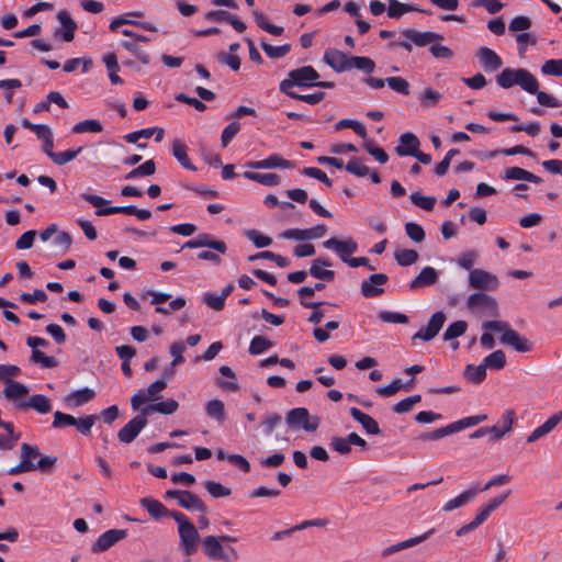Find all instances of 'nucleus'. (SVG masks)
Segmentation results:
<instances>
[{
    "label": "nucleus",
    "instance_id": "32",
    "mask_svg": "<svg viewBox=\"0 0 562 562\" xmlns=\"http://www.w3.org/2000/svg\"><path fill=\"white\" fill-rule=\"evenodd\" d=\"M178 407L179 404L176 400L168 398L159 403L149 404L146 407H144L143 411L144 414H146L147 416L150 415L151 413L170 415L173 414L178 409Z\"/></svg>",
    "mask_w": 562,
    "mask_h": 562
},
{
    "label": "nucleus",
    "instance_id": "54",
    "mask_svg": "<svg viewBox=\"0 0 562 562\" xmlns=\"http://www.w3.org/2000/svg\"><path fill=\"white\" fill-rule=\"evenodd\" d=\"M273 342L263 336H255L249 345V352L251 355H260L271 348Z\"/></svg>",
    "mask_w": 562,
    "mask_h": 562
},
{
    "label": "nucleus",
    "instance_id": "48",
    "mask_svg": "<svg viewBox=\"0 0 562 562\" xmlns=\"http://www.w3.org/2000/svg\"><path fill=\"white\" fill-rule=\"evenodd\" d=\"M395 260L402 267H407L418 260V252L414 249H398L394 254Z\"/></svg>",
    "mask_w": 562,
    "mask_h": 562
},
{
    "label": "nucleus",
    "instance_id": "9",
    "mask_svg": "<svg viewBox=\"0 0 562 562\" xmlns=\"http://www.w3.org/2000/svg\"><path fill=\"white\" fill-rule=\"evenodd\" d=\"M468 283L471 289L481 291H493L499 286L498 278L483 269L471 270L468 277Z\"/></svg>",
    "mask_w": 562,
    "mask_h": 562
},
{
    "label": "nucleus",
    "instance_id": "51",
    "mask_svg": "<svg viewBox=\"0 0 562 562\" xmlns=\"http://www.w3.org/2000/svg\"><path fill=\"white\" fill-rule=\"evenodd\" d=\"M409 200L414 205L425 211H431L436 204L435 196H424L419 192L411 193Z\"/></svg>",
    "mask_w": 562,
    "mask_h": 562
},
{
    "label": "nucleus",
    "instance_id": "35",
    "mask_svg": "<svg viewBox=\"0 0 562 562\" xmlns=\"http://www.w3.org/2000/svg\"><path fill=\"white\" fill-rule=\"evenodd\" d=\"M411 11H418L428 13L425 10L414 8L409 4L402 3L397 0H389V9H387V15L392 19H397L402 16L404 13L411 12Z\"/></svg>",
    "mask_w": 562,
    "mask_h": 562
},
{
    "label": "nucleus",
    "instance_id": "52",
    "mask_svg": "<svg viewBox=\"0 0 562 562\" xmlns=\"http://www.w3.org/2000/svg\"><path fill=\"white\" fill-rule=\"evenodd\" d=\"M486 419H487V415L479 414V415L464 417L457 422H453V425H454V429L457 430V432H459L465 428H469V427L475 426L480 423H483Z\"/></svg>",
    "mask_w": 562,
    "mask_h": 562
},
{
    "label": "nucleus",
    "instance_id": "7",
    "mask_svg": "<svg viewBox=\"0 0 562 562\" xmlns=\"http://www.w3.org/2000/svg\"><path fill=\"white\" fill-rule=\"evenodd\" d=\"M285 422L294 430L303 429L307 432H314L317 430L321 419L318 416L311 415L307 408L296 407L286 413Z\"/></svg>",
    "mask_w": 562,
    "mask_h": 562
},
{
    "label": "nucleus",
    "instance_id": "43",
    "mask_svg": "<svg viewBox=\"0 0 562 562\" xmlns=\"http://www.w3.org/2000/svg\"><path fill=\"white\" fill-rule=\"evenodd\" d=\"M103 131L102 124L94 119L85 120L78 122L72 127V133L81 134V133H100Z\"/></svg>",
    "mask_w": 562,
    "mask_h": 562
},
{
    "label": "nucleus",
    "instance_id": "34",
    "mask_svg": "<svg viewBox=\"0 0 562 562\" xmlns=\"http://www.w3.org/2000/svg\"><path fill=\"white\" fill-rule=\"evenodd\" d=\"M243 176L248 180L258 182L266 187H276L281 182V178L277 173H258L252 171H245Z\"/></svg>",
    "mask_w": 562,
    "mask_h": 562
},
{
    "label": "nucleus",
    "instance_id": "59",
    "mask_svg": "<svg viewBox=\"0 0 562 562\" xmlns=\"http://www.w3.org/2000/svg\"><path fill=\"white\" fill-rule=\"evenodd\" d=\"M245 235L257 248L268 247L272 243V239L269 236L262 235L257 229H248L245 232Z\"/></svg>",
    "mask_w": 562,
    "mask_h": 562
},
{
    "label": "nucleus",
    "instance_id": "18",
    "mask_svg": "<svg viewBox=\"0 0 562 562\" xmlns=\"http://www.w3.org/2000/svg\"><path fill=\"white\" fill-rule=\"evenodd\" d=\"M476 57L483 69L487 72L495 71L503 65L502 58L493 49L485 46L477 49Z\"/></svg>",
    "mask_w": 562,
    "mask_h": 562
},
{
    "label": "nucleus",
    "instance_id": "60",
    "mask_svg": "<svg viewBox=\"0 0 562 562\" xmlns=\"http://www.w3.org/2000/svg\"><path fill=\"white\" fill-rule=\"evenodd\" d=\"M41 452L37 446H32L30 443H22L21 445V460H24L29 464H35L34 460L40 458Z\"/></svg>",
    "mask_w": 562,
    "mask_h": 562
},
{
    "label": "nucleus",
    "instance_id": "46",
    "mask_svg": "<svg viewBox=\"0 0 562 562\" xmlns=\"http://www.w3.org/2000/svg\"><path fill=\"white\" fill-rule=\"evenodd\" d=\"M77 418L72 415L56 411L54 413V419L52 423V427L55 429H64L66 427L76 426Z\"/></svg>",
    "mask_w": 562,
    "mask_h": 562
},
{
    "label": "nucleus",
    "instance_id": "30",
    "mask_svg": "<svg viewBox=\"0 0 562 562\" xmlns=\"http://www.w3.org/2000/svg\"><path fill=\"white\" fill-rule=\"evenodd\" d=\"M172 155L183 168L193 171L196 169L190 161L188 157V147L182 140L175 139L172 142Z\"/></svg>",
    "mask_w": 562,
    "mask_h": 562
},
{
    "label": "nucleus",
    "instance_id": "38",
    "mask_svg": "<svg viewBox=\"0 0 562 562\" xmlns=\"http://www.w3.org/2000/svg\"><path fill=\"white\" fill-rule=\"evenodd\" d=\"M485 368H490L493 370H502L506 366V356L505 352L501 349L493 351L488 356L483 359Z\"/></svg>",
    "mask_w": 562,
    "mask_h": 562
},
{
    "label": "nucleus",
    "instance_id": "19",
    "mask_svg": "<svg viewBox=\"0 0 562 562\" xmlns=\"http://www.w3.org/2000/svg\"><path fill=\"white\" fill-rule=\"evenodd\" d=\"M323 59L336 72L349 70V56L338 49L329 48L325 50Z\"/></svg>",
    "mask_w": 562,
    "mask_h": 562
},
{
    "label": "nucleus",
    "instance_id": "4",
    "mask_svg": "<svg viewBox=\"0 0 562 562\" xmlns=\"http://www.w3.org/2000/svg\"><path fill=\"white\" fill-rule=\"evenodd\" d=\"M237 539L232 536L223 535L220 537L206 536L202 541L204 554L212 561L235 562L239 559L235 548L224 550L223 542H236Z\"/></svg>",
    "mask_w": 562,
    "mask_h": 562
},
{
    "label": "nucleus",
    "instance_id": "6",
    "mask_svg": "<svg viewBox=\"0 0 562 562\" xmlns=\"http://www.w3.org/2000/svg\"><path fill=\"white\" fill-rule=\"evenodd\" d=\"M317 79H319V74L314 67L303 66L289 71L288 77L280 82L279 89L282 93L290 95V93H295L292 91L294 87L313 88Z\"/></svg>",
    "mask_w": 562,
    "mask_h": 562
},
{
    "label": "nucleus",
    "instance_id": "15",
    "mask_svg": "<svg viewBox=\"0 0 562 562\" xmlns=\"http://www.w3.org/2000/svg\"><path fill=\"white\" fill-rule=\"evenodd\" d=\"M389 278L384 273L371 274L368 279L361 283V294L364 297H375L384 292L382 285L387 282Z\"/></svg>",
    "mask_w": 562,
    "mask_h": 562
},
{
    "label": "nucleus",
    "instance_id": "17",
    "mask_svg": "<svg viewBox=\"0 0 562 562\" xmlns=\"http://www.w3.org/2000/svg\"><path fill=\"white\" fill-rule=\"evenodd\" d=\"M30 390L29 387L18 381H7V385L4 386L2 391L3 397L11 401L15 408H18V405L21 403H26L27 400H23L27 394Z\"/></svg>",
    "mask_w": 562,
    "mask_h": 562
},
{
    "label": "nucleus",
    "instance_id": "49",
    "mask_svg": "<svg viewBox=\"0 0 562 562\" xmlns=\"http://www.w3.org/2000/svg\"><path fill=\"white\" fill-rule=\"evenodd\" d=\"M554 428H555V426L553 425L551 418L549 417L542 425L537 427L533 431H531L528 435V437L526 439L527 443L536 442L540 438L550 434Z\"/></svg>",
    "mask_w": 562,
    "mask_h": 562
},
{
    "label": "nucleus",
    "instance_id": "16",
    "mask_svg": "<svg viewBox=\"0 0 562 562\" xmlns=\"http://www.w3.org/2000/svg\"><path fill=\"white\" fill-rule=\"evenodd\" d=\"M245 166L250 169H273V168L289 169V168H293L294 164L291 160L284 159L279 154H272L262 160L247 161Z\"/></svg>",
    "mask_w": 562,
    "mask_h": 562
},
{
    "label": "nucleus",
    "instance_id": "28",
    "mask_svg": "<svg viewBox=\"0 0 562 562\" xmlns=\"http://www.w3.org/2000/svg\"><path fill=\"white\" fill-rule=\"evenodd\" d=\"M438 281V272L432 267H425L417 274V277L409 283L411 290L429 286Z\"/></svg>",
    "mask_w": 562,
    "mask_h": 562
},
{
    "label": "nucleus",
    "instance_id": "55",
    "mask_svg": "<svg viewBox=\"0 0 562 562\" xmlns=\"http://www.w3.org/2000/svg\"><path fill=\"white\" fill-rule=\"evenodd\" d=\"M479 258V254L475 250H468L459 255L457 259V263L459 267H461L464 270H468L469 272L473 269V266L475 265L476 260Z\"/></svg>",
    "mask_w": 562,
    "mask_h": 562
},
{
    "label": "nucleus",
    "instance_id": "56",
    "mask_svg": "<svg viewBox=\"0 0 562 562\" xmlns=\"http://www.w3.org/2000/svg\"><path fill=\"white\" fill-rule=\"evenodd\" d=\"M260 46L263 49V52L267 54V56L270 57V58L283 57L291 49V46L289 44H284V45H281V46H273V45H270V44H268L266 42H262L260 44Z\"/></svg>",
    "mask_w": 562,
    "mask_h": 562
},
{
    "label": "nucleus",
    "instance_id": "20",
    "mask_svg": "<svg viewBox=\"0 0 562 562\" xmlns=\"http://www.w3.org/2000/svg\"><path fill=\"white\" fill-rule=\"evenodd\" d=\"M57 19L60 22L61 27L55 30V37H60L66 42H70L75 37V31L77 30V23L66 11H59Z\"/></svg>",
    "mask_w": 562,
    "mask_h": 562
},
{
    "label": "nucleus",
    "instance_id": "36",
    "mask_svg": "<svg viewBox=\"0 0 562 562\" xmlns=\"http://www.w3.org/2000/svg\"><path fill=\"white\" fill-rule=\"evenodd\" d=\"M348 66L349 70L356 68L367 74H371L375 69V63L373 59L364 56H349Z\"/></svg>",
    "mask_w": 562,
    "mask_h": 562
},
{
    "label": "nucleus",
    "instance_id": "64",
    "mask_svg": "<svg viewBox=\"0 0 562 562\" xmlns=\"http://www.w3.org/2000/svg\"><path fill=\"white\" fill-rule=\"evenodd\" d=\"M346 170L357 177H366L370 173L369 167L363 165L359 159L353 158L345 166Z\"/></svg>",
    "mask_w": 562,
    "mask_h": 562
},
{
    "label": "nucleus",
    "instance_id": "42",
    "mask_svg": "<svg viewBox=\"0 0 562 562\" xmlns=\"http://www.w3.org/2000/svg\"><path fill=\"white\" fill-rule=\"evenodd\" d=\"M351 128L361 138L367 137V130L362 123L351 119H342L335 124V131Z\"/></svg>",
    "mask_w": 562,
    "mask_h": 562
},
{
    "label": "nucleus",
    "instance_id": "21",
    "mask_svg": "<svg viewBox=\"0 0 562 562\" xmlns=\"http://www.w3.org/2000/svg\"><path fill=\"white\" fill-rule=\"evenodd\" d=\"M331 262L323 257H318L314 259L308 269V273L322 281L331 282L335 279V271L325 269V267H330Z\"/></svg>",
    "mask_w": 562,
    "mask_h": 562
},
{
    "label": "nucleus",
    "instance_id": "25",
    "mask_svg": "<svg viewBox=\"0 0 562 562\" xmlns=\"http://www.w3.org/2000/svg\"><path fill=\"white\" fill-rule=\"evenodd\" d=\"M32 408L40 414H47L52 411V402L50 400L42 394L32 395L26 403H21L18 405V409H29Z\"/></svg>",
    "mask_w": 562,
    "mask_h": 562
},
{
    "label": "nucleus",
    "instance_id": "14",
    "mask_svg": "<svg viewBox=\"0 0 562 562\" xmlns=\"http://www.w3.org/2000/svg\"><path fill=\"white\" fill-rule=\"evenodd\" d=\"M323 246L326 249L334 250L344 262H347L349 260V256L358 249L357 243L351 238L346 240L329 238L323 243Z\"/></svg>",
    "mask_w": 562,
    "mask_h": 562
},
{
    "label": "nucleus",
    "instance_id": "31",
    "mask_svg": "<svg viewBox=\"0 0 562 562\" xmlns=\"http://www.w3.org/2000/svg\"><path fill=\"white\" fill-rule=\"evenodd\" d=\"M93 397L94 392L88 387H85L69 393L65 397V403L74 407H79L90 402Z\"/></svg>",
    "mask_w": 562,
    "mask_h": 562
},
{
    "label": "nucleus",
    "instance_id": "2",
    "mask_svg": "<svg viewBox=\"0 0 562 562\" xmlns=\"http://www.w3.org/2000/svg\"><path fill=\"white\" fill-rule=\"evenodd\" d=\"M482 328L501 333L499 341L503 345L510 346L517 352H529L533 348L532 341L513 329L507 322L487 321L482 324Z\"/></svg>",
    "mask_w": 562,
    "mask_h": 562
},
{
    "label": "nucleus",
    "instance_id": "11",
    "mask_svg": "<svg viewBox=\"0 0 562 562\" xmlns=\"http://www.w3.org/2000/svg\"><path fill=\"white\" fill-rule=\"evenodd\" d=\"M127 537L126 529H110L98 537L91 546L92 553H101Z\"/></svg>",
    "mask_w": 562,
    "mask_h": 562
},
{
    "label": "nucleus",
    "instance_id": "23",
    "mask_svg": "<svg viewBox=\"0 0 562 562\" xmlns=\"http://www.w3.org/2000/svg\"><path fill=\"white\" fill-rule=\"evenodd\" d=\"M420 142L418 137L412 132L402 134L398 138V145L395 147V153L400 157L415 155V151L419 148Z\"/></svg>",
    "mask_w": 562,
    "mask_h": 562
},
{
    "label": "nucleus",
    "instance_id": "10",
    "mask_svg": "<svg viewBox=\"0 0 562 562\" xmlns=\"http://www.w3.org/2000/svg\"><path fill=\"white\" fill-rule=\"evenodd\" d=\"M147 425V415L140 414L131 419L119 432L117 438L123 443H131Z\"/></svg>",
    "mask_w": 562,
    "mask_h": 562
},
{
    "label": "nucleus",
    "instance_id": "37",
    "mask_svg": "<svg viewBox=\"0 0 562 562\" xmlns=\"http://www.w3.org/2000/svg\"><path fill=\"white\" fill-rule=\"evenodd\" d=\"M457 430L454 429V425L453 423L445 426V427H441V428H438V429H435L432 431H428V432H423L418 436V440L420 441H432V440H439L446 436H450L452 434H456Z\"/></svg>",
    "mask_w": 562,
    "mask_h": 562
},
{
    "label": "nucleus",
    "instance_id": "27",
    "mask_svg": "<svg viewBox=\"0 0 562 562\" xmlns=\"http://www.w3.org/2000/svg\"><path fill=\"white\" fill-rule=\"evenodd\" d=\"M479 492H480V490L477 487H471V488L462 492L460 495L446 502L445 505L442 506V510L443 512H452L457 508H460V507L467 505L468 503L472 502L476 497Z\"/></svg>",
    "mask_w": 562,
    "mask_h": 562
},
{
    "label": "nucleus",
    "instance_id": "44",
    "mask_svg": "<svg viewBox=\"0 0 562 562\" xmlns=\"http://www.w3.org/2000/svg\"><path fill=\"white\" fill-rule=\"evenodd\" d=\"M80 196H81V199H83L85 201H87L88 203H90L91 205L97 207V211H95L97 216H106L108 215V214H103V213L101 214L99 212L110 207L109 200H106L100 195L91 194V193H81Z\"/></svg>",
    "mask_w": 562,
    "mask_h": 562
},
{
    "label": "nucleus",
    "instance_id": "29",
    "mask_svg": "<svg viewBox=\"0 0 562 562\" xmlns=\"http://www.w3.org/2000/svg\"><path fill=\"white\" fill-rule=\"evenodd\" d=\"M179 506L188 510H195L199 513H206L207 507L201 501V498L190 491H183L182 496L179 501Z\"/></svg>",
    "mask_w": 562,
    "mask_h": 562
},
{
    "label": "nucleus",
    "instance_id": "61",
    "mask_svg": "<svg viewBox=\"0 0 562 562\" xmlns=\"http://www.w3.org/2000/svg\"><path fill=\"white\" fill-rule=\"evenodd\" d=\"M98 418V415H86L79 417L77 418V425L75 427L81 435H89Z\"/></svg>",
    "mask_w": 562,
    "mask_h": 562
},
{
    "label": "nucleus",
    "instance_id": "45",
    "mask_svg": "<svg viewBox=\"0 0 562 562\" xmlns=\"http://www.w3.org/2000/svg\"><path fill=\"white\" fill-rule=\"evenodd\" d=\"M467 328H468L467 322H464V321L453 322L447 327L446 331L443 333L442 338L446 341L456 339V338L462 336L467 331Z\"/></svg>",
    "mask_w": 562,
    "mask_h": 562
},
{
    "label": "nucleus",
    "instance_id": "26",
    "mask_svg": "<svg viewBox=\"0 0 562 562\" xmlns=\"http://www.w3.org/2000/svg\"><path fill=\"white\" fill-rule=\"evenodd\" d=\"M349 412H350L351 417L355 420H357L359 424H361V426L367 431V434L374 435V436L381 434V429H380L378 423L370 415L364 414L357 407H351Z\"/></svg>",
    "mask_w": 562,
    "mask_h": 562
},
{
    "label": "nucleus",
    "instance_id": "5",
    "mask_svg": "<svg viewBox=\"0 0 562 562\" xmlns=\"http://www.w3.org/2000/svg\"><path fill=\"white\" fill-rule=\"evenodd\" d=\"M178 524V533L180 538V547L186 555H192L198 551L200 535L195 526L180 512L172 510L170 513Z\"/></svg>",
    "mask_w": 562,
    "mask_h": 562
},
{
    "label": "nucleus",
    "instance_id": "50",
    "mask_svg": "<svg viewBox=\"0 0 562 562\" xmlns=\"http://www.w3.org/2000/svg\"><path fill=\"white\" fill-rule=\"evenodd\" d=\"M385 81L390 89L402 95L411 93L408 81L402 77H387Z\"/></svg>",
    "mask_w": 562,
    "mask_h": 562
},
{
    "label": "nucleus",
    "instance_id": "3",
    "mask_svg": "<svg viewBox=\"0 0 562 562\" xmlns=\"http://www.w3.org/2000/svg\"><path fill=\"white\" fill-rule=\"evenodd\" d=\"M186 248H210L215 250H202L198 254V258L200 260L210 261L213 262L214 265H220L222 261L220 255H225L227 251V246L225 241L215 239L212 235L206 233L199 234L193 239L186 241L182 245V249Z\"/></svg>",
    "mask_w": 562,
    "mask_h": 562
},
{
    "label": "nucleus",
    "instance_id": "33",
    "mask_svg": "<svg viewBox=\"0 0 562 562\" xmlns=\"http://www.w3.org/2000/svg\"><path fill=\"white\" fill-rule=\"evenodd\" d=\"M140 506L145 508L149 515L158 519L162 516H170V513L164 505L157 499L150 498V497H144L139 501Z\"/></svg>",
    "mask_w": 562,
    "mask_h": 562
},
{
    "label": "nucleus",
    "instance_id": "22",
    "mask_svg": "<svg viewBox=\"0 0 562 562\" xmlns=\"http://www.w3.org/2000/svg\"><path fill=\"white\" fill-rule=\"evenodd\" d=\"M403 36L413 42L416 46L423 47L434 42L441 41L442 36L434 32H419L413 29H406L402 32Z\"/></svg>",
    "mask_w": 562,
    "mask_h": 562
},
{
    "label": "nucleus",
    "instance_id": "63",
    "mask_svg": "<svg viewBox=\"0 0 562 562\" xmlns=\"http://www.w3.org/2000/svg\"><path fill=\"white\" fill-rule=\"evenodd\" d=\"M440 99L441 94L432 88H426L423 94L419 97L420 103L426 108L435 106Z\"/></svg>",
    "mask_w": 562,
    "mask_h": 562
},
{
    "label": "nucleus",
    "instance_id": "58",
    "mask_svg": "<svg viewBox=\"0 0 562 562\" xmlns=\"http://www.w3.org/2000/svg\"><path fill=\"white\" fill-rule=\"evenodd\" d=\"M422 401V396L419 394H415L408 396L398 403H396L393 407V411L396 414H405L412 411L413 406Z\"/></svg>",
    "mask_w": 562,
    "mask_h": 562
},
{
    "label": "nucleus",
    "instance_id": "24",
    "mask_svg": "<svg viewBox=\"0 0 562 562\" xmlns=\"http://www.w3.org/2000/svg\"><path fill=\"white\" fill-rule=\"evenodd\" d=\"M435 529H429L428 531L424 532L423 535L406 539L404 541L397 542L395 544H392L390 547H386L382 550L381 554L383 558H386L395 552H398L404 549L412 548L414 546H417L425 540H427L432 533Z\"/></svg>",
    "mask_w": 562,
    "mask_h": 562
},
{
    "label": "nucleus",
    "instance_id": "47",
    "mask_svg": "<svg viewBox=\"0 0 562 562\" xmlns=\"http://www.w3.org/2000/svg\"><path fill=\"white\" fill-rule=\"evenodd\" d=\"M31 360L46 369L55 368L59 364V361L55 357L46 356L40 349H32Z\"/></svg>",
    "mask_w": 562,
    "mask_h": 562
},
{
    "label": "nucleus",
    "instance_id": "13",
    "mask_svg": "<svg viewBox=\"0 0 562 562\" xmlns=\"http://www.w3.org/2000/svg\"><path fill=\"white\" fill-rule=\"evenodd\" d=\"M167 387V381L158 379L153 382L146 391H139L131 397V405L133 411L139 409L142 405L147 403L149 400H157L156 395Z\"/></svg>",
    "mask_w": 562,
    "mask_h": 562
},
{
    "label": "nucleus",
    "instance_id": "40",
    "mask_svg": "<svg viewBox=\"0 0 562 562\" xmlns=\"http://www.w3.org/2000/svg\"><path fill=\"white\" fill-rule=\"evenodd\" d=\"M155 171H156L155 161L153 159H148L140 166L134 168L128 173H126L125 179L131 180V179H135L138 177L151 176L155 173Z\"/></svg>",
    "mask_w": 562,
    "mask_h": 562
},
{
    "label": "nucleus",
    "instance_id": "8",
    "mask_svg": "<svg viewBox=\"0 0 562 562\" xmlns=\"http://www.w3.org/2000/svg\"><path fill=\"white\" fill-rule=\"evenodd\" d=\"M467 307L477 314L491 317L498 316V305L496 300L483 292H474L467 300Z\"/></svg>",
    "mask_w": 562,
    "mask_h": 562
},
{
    "label": "nucleus",
    "instance_id": "1",
    "mask_svg": "<svg viewBox=\"0 0 562 562\" xmlns=\"http://www.w3.org/2000/svg\"><path fill=\"white\" fill-rule=\"evenodd\" d=\"M496 83L503 89L519 86L526 92L533 94L538 92V79L525 68H504L496 76Z\"/></svg>",
    "mask_w": 562,
    "mask_h": 562
},
{
    "label": "nucleus",
    "instance_id": "12",
    "mask_svg": "<svg viewBox=\"0 0 562 562\" xmlns=\"http://www.w3.org/2000/svg\"><path fill=\"white\" fill-rule=\"evenodd\" d=\"M446 322V314L441 311L436 312L431 315L428 321L426 328H422L413 335L412 340L422 339L424 341L432 340L441 330Z\"/></svg>",
    "mask_w": 562,
    "mask_h": 562
},
{
    "label": "nucleus",
    "instance_id": "57",
    "mask_svg": "<svg viewBox=\"0 0 562 562\" xmlns=\"http://www.w3.org/2000/svg\"><path fill=\"white\" fill-rule=\"evenodd\" d=\"M81 151L82 147H78L63 153H56L55 155H52V160L58 166H64L74 160Z\"/></svg>",
    "mask_w": 562,
    "mask_h": 562
},
{
    "label": "nucleus",
    "instance_id": "62",
    "mask_svg": "<svg viewBox=\"0 0 562 562\" xmlns=\"http://www.w3.org/2000/svg\"><path fill=\"white\" fill-rule=\"evenodd\" d=\"M541 72L547 76L562 77V59H549L541 66Z\"/></svg>",
    "mask_w": 562,
    "mask_h": 562
},
{
    "label": "nucleus",
    "instance_id": "39",
    "mask_svg": "<svg viewBox=\"0 0 562 562\" xmlns=\"http://www.w3.org/2000/svg\"><path fill=\"white\" fill-rule=\"evenodd\" d=\"M464 376L467 380L480 384L486 378V368L483 363L479 366L468 364L464 369Z\"/></svg>",
    "mask_w": 562,
    "mask_h": 562
},
{
    "label": "nucleus",
    "instance_id": "41",
    "mask_svg": "<svg viewBox=\"0 0 562 562\" xmlns=\"http://www.w3.org/2000/svg\"><path fill=\"white\" fill-rule=\"evenodd\" d=\"M205 411L209 417L222 423L225 419V406L221 400H211L206 403Z\"/></svg>",
    "mask_w": 562,
    "mask_h": 562
},
{
    "label": "nucleus",
    "instance_id": "53",
    "mask_svg": "<svg viewBox=\"0 0 562 562\" xmlns=\"http://www.w3.org/2000/svg\"><path fill=\"white\" fill-rule=\"evenodd\" d=\"M204 487L210 493V495L214 498L227 497L232 494L231 488H228L215 481H206L204 483Z\"/></svg>",
    "mask_w": 562,
    "mask_h": 562
}]
</instances>
